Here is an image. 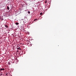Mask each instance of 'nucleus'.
<instances>
[{"instance_id": "2", "label": "nucleus", "mask_w": 76, "mask_h": 76, "mask_svg": "<svg viewBox=\"0 0 76 76\" xmlns=\"http://www.w3.org/2000/svg\"><path fill=\"white\" fill-rule=\"evenodd\" d=\"M5 27H6V28H9V26H8L7 25V24H6L5 25Z\"/></svg>"}, {"instance_id": "4", "label": "nucleus", "mask_w": 76, "mask_h": 76, "mask_svg": "<svg viewBox=\"0 0 76 76\" xmlns=\"http://www.w3.org/2000/svg\"><path fill=\"white\" fill-rule=\"evenodd\" d=\"M7 9H8V10H9V7L8 6L7 7Z\"/></svg>"}, {"instance_id": "1", "label": "nucleus", "mask_w": 76, "mask_h": 76, "mask_svg": "<svg viewBox=\"0 0 76 76\" xmlns=\"http://www.w3.org/2000/svg\"><path fill=\"white\" fill-rule=\"evenodd\" d=\"M17 50H21L22 49L20 48V47H17Z\"/></svg>"}, {"instance_id": "8", "label": "nucleus", "mask_w": 76, "mask_h": 76, "mask_svg": "<svg viewBox=\"0 0 76 76\" xmlns=\"http://www.w3.org/2000/svg\"><path fill=\"white\" fill-rule=\"evenodd\" d=\"M37 20V19H36L34 20V21H36V20Z\"/></svg>"}, {"instance_id": "5", "label": "nucleus", "mask_w": 76, "mask_h": 76, "mask_svg": "<svg viewBox=\"0 0 76 76\" xmlns=\"http://www.w3.org/2000/svg\"><path fill=\"white\" fill-rule=\"evenodd\" d=\"M15 24H16V25H19V23H17V22Z\"/></svg>"}, {"instance_id": "9", "label": "nucleus", "mask_w": 76, "mask_h": 76, "mask_svg": "<svg viewBox=\"0 0 76 76\" xmlns=\"http://www.w3.org/2000/svg\"><path fill=\"white\" fill-rule=\"evenodd\" d=\"M8 64H9V65H10V62H8Z\"/></svg>"}, {"instance_id": "11", "label": "nucleus", "mask_w": 76, "mask_h": 76, "mask_svg": "<svg viewBox=\"0 0 76 76\" xmlns=\"http://www.w3.org/2000/svg\"><path fill=\"white\" fill-rule=\"evenodd\" d=\"M6 76H7V74L6 75Z\"/></svg>"}, {"instance_id": "3", "label": "nucleus", "mask_w": 76, "mask_h": 76, "mask_svg": "<svg viewBox=\"0 0 76 76\" xmlns=\"http://www.w3.org/2000/svg\"><path fill=\"white\" fill-rule=\"evenodd\" d=\"M0 70L1 71V70H4V68H1L0 69Z\"/></svg>"}, {"instance_id": "6", "label": "nucleus", "mask_w": 76, "mask_h": 76, "mask_svg": "<svg viewBox=\"0 0 76 76\" xmlns=\"http://www.w3.org/2000/svg\"><path fill=\"white\" fill-rule=\"evenodd\" d=\"M45 3H47V0H45Z\"/></svg>"}, {"instance_id": "10", "label": "nucleus", "mask_w": 76, "mask_h": 76, "mask_svg": "<svg viewBox=\"0 0 76 76\" xmlns=\"http://www.w3.org/2000/svg\"><path fill=\"white\" fill-rule=\"evenodd\" d=\"M28 13H30V11H28Z\"/></svg>"}, {"instance_id": "7", "label": "nucleus", "mask_w": 76, "mask_h": 76, "mask_svg": "<svg viewBox=\"0 0 76 76\" xmlns=\"http://www.w3.org/2000/svg\"><path fill=\"white\" fill-rule=\"evenodd\" d=\"M40 15H42V12L40 13Z\"/></svg>"}, {"instance_id": "13", "label": "nucleus", "mask_w": 76, "mask_h": 76, "mask_svg": "<svg viewBox=\"0 0 76 76\" xmlns=\"http://www.w3.org/2000/svg\"><path fill=\"white\" fill-rule=\"evenodd\" d=\"M0 72H1V71H0Z\"/></svg>"}, {"instance_id": "12", "label": "nucleus", "mask_w": 76, "mask_h": 76, "mask_svg": "<svg viewBox=\"0 0 76 76\" xmlns=\"http://www.w3.org/2000/svg\"><path fill=\"white\" fill-rule=\"evenodd\" d=\"M17 52H19V50H17Z\"/></svg>"}]
</instances>
